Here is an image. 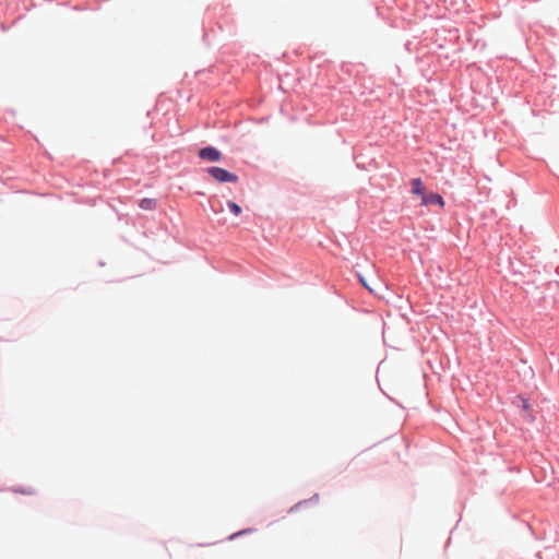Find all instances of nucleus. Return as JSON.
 I'll list each match as a JSON object with an SVG mask.
<instances>
[{
    "instance_id": "5",
    "label": "nucleus",
    "mask_w": 559,
    "mask_h": 559,
    "mask_svg": "<svg viewBox=\"0 0 559 559\" xmlns=\"http://www.w3.org/2000/svg\"><path fill=\"white\" fill-rule=\"evenodd\" d=\"M228 207L235 215H239L241 213L240 206L235 202H229Z\"/></svg>"
},
{
    "instance_id": "9",
    "label": "nucleus",
    "mask_w": 559,
    "mask_h": 559,
    "mask_svg": "<svg viewBox=\"0 0 559 559\" xmlns=\"http://www.w3.org/2000/svg\"><path fill=\"white\" fill-rule=\"evenodd\" d=\"M221 157V153L215 150L214 147H212V162H215V160H218Z\"/></svg>"
},
{
    "instance_id": "1",
    "label": "nucleus",
    "mask_w": 559,
    "mask_h": 559,
    "mask_svg": "<svg viewBox=\"0 0 559 559\" xmlns=\"http://www.w3.org/2000/svg\"><path fill=\"white\" fill-rule=\"evenodd\" d=\"M212 178L219 182H236L237 176L221 167H212Z\"/></svg>"
},
{
    "instance_id": "10",
    "label": "nucleus",
    "mask_w": 559,
    "mask_h": 559,
    "mask_svg": "<svg viewBox=\"0 0 559 559\" xmlns=\"http://www.w3.org/2000/svg\"><path fill=\"white\" fill-rule=\"evenodd\" d=\"M523 408L525 411H528L530 409V405H528V402L526 400H523Z\"/></svg>"
},
{
    "instance_id": "7",
    "label": "nucleus",
    "mask_w": 559,
    "mask_h": 559,
    "mask_svg": "<svg viewBox=\"0 0 559 559\" xmlns=\"http://www.w3.org/2000/svg\"><path fill=\"white\" fill-rule=\"evenodd\" d=\"M359 282H360V283L362 284V286H364L365 288H367L370 293H372V294H374V293H376L374 288L370 287V286L367 284L366 280H365L361 275H359Z\"/></svg>"
},
{
    "instance_id": "6",
    "label": "nucleus",
    "mask_w": 559,
    "mask_h": 559,
    "mask_svg": "<svg viewBox=\"0 0 559 559\" xmlns=\"http://www.w3.org/2000/svg\"><path fill=\"white\" fill-rule=\"evenodd\" d=\"M200 157L203 159H210V147H204L200 151Z\"/></svg>"
},
{
    "instance_id": "3",
    "label": "nucleus",
    "mask_w": 559,
    "mask_h": 559,
    "mask_svg": "<svg viewBox=\"0 0 559 559\" xmlns=\"http://www.w3.org/2000/svg\"><path fill=\"white\" fill-rule=\"evenodd\" d=\"M411 186H412V192L416 195H420L421 198L425 194V191H426V188L424 186V182L420 178H414L411 180Z\"/></svg>"
},
{
    "instance_id": "2",
    "label": "nucleus",
    "mask_w": 559,
    "mask_h": 559,
    "mask_svg": "<svg viewBox=\"0 0 559 559\" xmlns=\"http://www.w3.org/2000/svg\"><path fill=\"white\" fill-rule=\"evenodd\" d=\"M421 205L423 206L439 205L442 207L444 205V201L440 194L431 192L421 198Z\"/></svg>"
},
{
    "instance_id": "8",
    "label": "nucleus",
    "mask_w": 559,
    "mask_h": 559,
    "mask_svg": "<svg viewBox=\"0 0 559 559\" xmlns=\"http://www.w3.org/2000/svg\"><path fill=\"white\" fill-rule=\"evenodd\" d=\"M359 282H360V283L362 284V286H364L365 288H367L370 293H372V294H374V293H376L374 288L370 287V286L367 284L366 280H365L361 275H359Z\"/></svg>"
},
{
    "instance_id": "11",
    "label": "nucleus",
    "mask_w": 559,
    "mask_h": 559,
    "mask_svg": "<svg viewBox=\"0 0 559 559\" xmlns=\"http://www.w3.org/2000/svg\"><path fill=\"white\" fill-rule=\"evenodd\" d=\"M24 493H28V495H32L33 493V490H29V491H23Z\"/></svg>"
},
{
    "instance_id": "4",
    "label": "nucleus",
    "mask_w": 559,
    "mask_h": 559,
    "mask_svg": "<svg viewBox=\"0 0 559 559\" xmlns=\"http://www.w3.org/2000/svg\"><path fill=\"white\" fill-rule=\"evenodd\" d=\"M139 206L145 211H153L156 209L157 202L155 199L144 198L140 201Z\"/></svg>"
}]
</instances>
